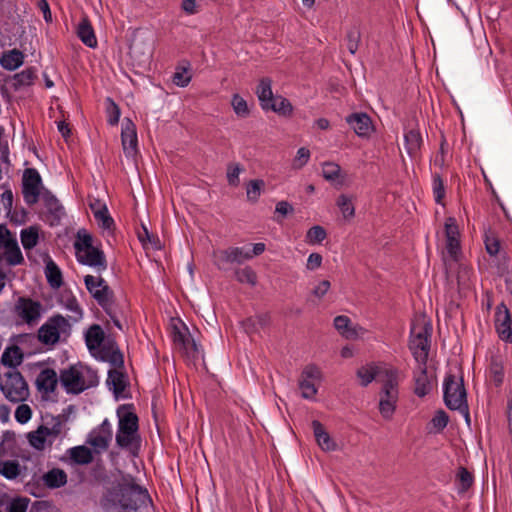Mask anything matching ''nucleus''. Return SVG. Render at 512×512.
Segmentation results:
<instances>
[{
    "mask_svg": "<svg viewBox=\"0 0 512 512\" xmlns=\"http://www.w3.org/2000/svg\"><path fill=\"white\" fill-rule=\"evenodd\" d=\"M261 108L268 111V106L275 98L272 91V80L269 77H263L259 80L255 91Z\"/></svg>",
    "mask_w": 512,
    "mask_h": 512,
    "instance_id": "obj_24",
    "label": "nucleus"
},
{
    "mask_svg": "<svg viewBox=\"0 0 512 512\" xmlns=\"http://www.w3.org/2000/svg\"><path fill=\"white\" fill-rule=\"evenodd\" d=\"M23 358L24 355L21 348L17 345H12L4 350L1 356V363L11 368V370H16L17 366L22 363Z\"/></svg>",
    "mask_w": 512,
    "mask_h": 512,
    "instance_id": "obj_29",
    "label": "nucleus"
},
{
    "mask_svg": "<svg viewBox=\"0 0 512 512\" xmlns=\"http://www.w3.org/2000/svg\"><path fill=\"white\" fill-rule=\"evenodd\" d=\"M71 326L61 314L51 316L38 330V339L45 345L56 344L61 334H68Z\"/></svg>",
    "mask_w": 512,
    "mask_h": 512,
    "instance_id": "obj_8",
    "label": "nucleus"
},
{
    "mask_svg": "<svg viewBox=\"0 0 512 512\" xmlns=\"http://www.w3.org/2000/svg\"><path fill=\"white\" fill-rule=\"evenodd\" d=\"M347 39V48L351 54H355L359 48V44L361 41V32L360 29L356 26L350 28L347 31L346 35Z\"/></svg>",
    "mask_w": 512,
    "mask_h": 512,
    "instance_id": "obj_53",
    "label": "nucleus"
},
{
    "mask_svg": "<svg viewBox=\"0 0 512 512\" xmlns=\"http://www.w3.org/2000/svg\"><path fill=\"white\" fill-rule=\"evenodd\" d=\"M448 422L449 417L444 410H438L431 420V423L438 431H442L447 426Z\"/></svg>",
    "mask_w": 512,
    "mask_h": 512,
    "instance_id": "obj_63",
    "label": "nucleus"
},
{
    "mask_svg": "<svg viewBox=\"0 0 512 512\" xmlns=\"http://www.w3.org/2000/svg\"><path fill=\"white\" fill-rule=\"evenodd\" d=\"M379 391V412L383 419L391 420L397 408L399 400V371L396 368L383 370Z\"/></svg>",
    "mask_w": 512,
    "mask_h": 512,
    "instance_id": "obj_3",
    "label": "nucleus"
},
{
    "mask_svg": "<svg viewBox=\"0 0 512 512\" xmlns=\"http://www.w3.org/2000/svg\"><path fill=\"white\" fill-rule=\"evenodd\" d=\"M24 62V54L18 49H12L4 52L0 58V65L9 71L16 70Z\"/></svg>",
    "mask_w": 512,
    "mask_h": 512,
    "instance_id": "obj_31",
    "label": "nucleus"
},
{
    "mask_svg": "<svg viewBox=\"0 0 512 512\" xmlns=\"http://www.w3.org/2000/svg\"><path fill=\"white\" fill-rule=\"evenodd\" d=\"M45 207L47 208L49 214L52 217V224L56 222L57 224L60 222L62 216L64 215V208L60 204L59 200L47 191L44 196Z\"/></svg>",
    "mask_w": 512,
    "mask_h": 512,
    "instance_id": "obj_34",
    "label": "nucleus"
},
{
    "mask_svg": "<svg viewBox=\"0 0 512 512\" xmlns=\"http://www.w3.org/2000/svg\"><path fill=\"white\" fill-rule=\"evenodd\" d=\"M93 245V237L90 233H88L85 229H80L77 232L76 239L74 241V248L76 257L83 253L86 250L92 248Z\"/></svg>",
    "mask_w": 512,
    "mask_h": 512,
    "instance_id": "obj_40",
    "label": "nucleus"
},
{
    "mask_svg": "<svg viewBox=\"0 0 512 512\" xmlns=\"http://www.w3.org/2000/svg\"><path fill=\"white\" fill-rule=\"evenodd\" d=\"M37 77V70L34 67H28L21 72L17 73L13 77V87L15 90L23 86L32 85Z\"/></svg>",
    "mask_w": 512,
    "mask_h": 512,
    "instance_id": "obj_39",
    "label": "nucleus"
},
{
    "mask_svg": "<svg viewBox=\"0 0 512 512\" xmlns=\"http://www.w3.org/2000/svg\"><path fill=\"white\" fill-rule=\"evenodd\" d=\"M99 505L105 512H151L152 500L147 489L127 475L104 488Z\"/></svg>",
    "mask_w": 512,
    "mask_h": 512,
    "instance_id": "obj_1",
    "label": "nucleus"
},
{
    "mask_svg": "<svg viewBox=\"0 0 512 512\" xmlns=\"http://www.w3.org/2000/svg\"><path fill=\"white\" fill-rule=\"evenodd\" d=\"M299 388L301 390V396L307 400H314L317 394V388L313 381L307 379L299 380Z\"/></svg>",
    "mask_w": 512,
    "mask_h": 512,
    "instance_id": "obj_57",
    "label": "nucleus"
},
{
    "mask_svg": "<svg viewBox=\"0 0 512 512\" xmlns=\"http://www.w3.org/2000/svg\"><path fill=\"white\" fill-rule=\"evenodd\" d=\"M120 429L139 430V419L132 404H122L116 410Z\"/></svg>",
    "mask_w": 512,
    "mask_h": 512,
    "instance_id": "obj_22",
    "label": "nucleus"
},
{
    "mask_svg": "<svg viewBox=\"0 0 512 512\" xmlns=\"http://www.w3.org/2000/svg\"><path fill=\"white\" fill-rule=\"evenodd\" d=\"M105 104L108 124L111 126L117 125L121 115L119 106L110 97L106 98Z\"/></svg>",
    "mask_w": 512,
    "mask_h": 512,
    "instance_id": "obj_48",
    "label": "nucleus"
},
{
    "mask_svg": "<svg viewBox=\"0 0 512 512\" xmlns=\"http://www.w3.org/2000/svg\"><path fill=\"white\" fill-rule=\"evenodd\" d=\"M5 249V259L10 266H16L23 263L24 258L18 246L17 240H9L8 244L3 247Z\"/></svg>",
    "mask_w": 512,
    "mask_h": 512,
    "instance_id": "obj_37",
    "label": "nucleus"
},
{
    "mask_svg": "<svg viewBox=\"0 0 512 512\" xmlns=\"http://www.w3.org/2000/svg\"><path fill=\"white\" fill-rule=\"evenodd\" d=\"M84 284L98 305L106 312L116 327L122 329V325L115 311L114 292L102 277L86 275Z\"/></svg>",
    "mask_w": 512,
    "mask_h": 512,
    "instance_id": "obj_4",
    "label": "nucleus"
},
{
    "mask_svg": "<svg viewBox=\"0 0 512 512\" xmlns=\"http://www.w3.org/2000/svg\"><path fill=\"white\" fill-rule=\"evenodd\" d=\"M269 110L285 116L290 115L293 108L288 99L282 96H275V98L268 106V111Z\"/></svg>",
    "mask_w": 512,
    "mask_h": 512,
    "instance_id": "obj_44",
    "label": "nucleus"
},
{
    "mask_svg": "<svg viewBox=\"0 0 512 512\" xmlns=\"http://www.w3.org/2000/svg\"><path fill=\"white\" fill-rule=\"evenodd\" d=\"M59 382L67 394L79 395L99 383L97 371L90 366L78 363L62 369Z\"/></svg>",
    "mask_w": 512,
    "mask_h": 512,
    "instance_id": "obj_2",
    "label": "nucleus"
},
{
    "mask_svg": "<svg viewBox=\"0 0 512 512\" xmlns=\"http://www.w3.org/2000/svg\"><path fill=\"white\" fill-rule=\"evenodd\" d=\"M42 187V179L35 168H28L23 173L22 194L24 201L28 205H34L38 202Z\"/></svg>",
    "mask_w": 512,
    "mask_h": 512,
    "instance_id": "obj_11",
    "label": "nucleus"
},
{
    "mask_svg": "<svg viewBox=\"0 0 512 512\" xmlns=\"http://www.w3.org/2000/svg\"><path fill=\"white\" fill-rule=\"evenodd\" d=\"M334 327L346 339L357 337L355 328L351 327L350 318L345 315H339L334 318Z\"/></svg>",
    "mask_w": 512,
    "mask_h": 512,
    "instance_id": "obj_38",
    "label": "nucleus"
},
{
    "mask_svg": "<svg viewBox=\"0 0 512 512\" xmlns=\"http://www.w3.org/2000/svg\"><path fill=\"white\" fill-rule=\"evenodd\" d=\"M264 185H265V183L261 179L249 181V183L247 184V187H246V193H247L248 200L253 203L257 202L261 195V191H262Z\"/></svg>",
    "mask_w": 512,
    "mask_h": 512,
    "instance_id": "obj_55",
    "label": "nucleus"
},
{
    "mask_svg": "<svg viewBox=\"0 0 512 512\" xmlns=\"http://www.w3.org/2000/svg\"><path fill=\"white\" fill-rule=\"evenodd\" d=\"M234 274L236 280L242 284H248L250 286H255L257 284V275L249 266L236 269Z\"/></svg>",
    "mask_w": 512,
    "mask_h": 512,
    "instance_id": "obj_46",
    "label": "nucleus"
},
{
    "mask_svg": "<svg viewBox=\"0 0 512 512\" xmlns=\"http://www.w3.org/2000/svg\"><path fill=\"white\" fill-rule=\"evenodd\" d=\"M20 238L22 246L25 250L34 248L39 240V229L37 226H30L21 230Z\"/></svg>",
    "mask_w": 512,
    "mask_h": 512,
    "instance_id": "obj_41",
    "label": "nucleus"
},
{
    "mask_svg": "<svg viewBox=\"0 0 512 512\" xmlns=\"http://www.w3.org/2000/svg\"><path fill=\"white\" fill-rule=\"evenodd\" d=\"M337 206L339 207L345 219H351L355 215V208L351 198L345 194H341L337 199Z\"/></svg>",
    "mask_w": 512,
    "mask_h": 512,
    "instance_id": "obj_50",
    "label": "nucleus"
},
{
    "mask_svg": "<svg viewBox=\"0 0 512 512\" xmlns=\"http://www.w3.org/2000/svg\"><path fill=\"white\" fill-rule=\"evenodd\" d=\"M115 442L118 448L125 450L132 457H138L141 447L139 430L117 428Z\"/></svg>",
    "mask_w": 512,
    "mask_h": 512,
    "instance_id": "obj_15",
    "label": "nucleus"
},
{
    "mask_svg": "<svg viewBox=\"0 0 512 512\" xmlns=\"http://www.w3.org/2000/svg\"><path fill=\"white\" fill-rule=\"evenodd\" d=\"M189 63L187 66H177L172 76V82L178 87H186L191 82L192 76L188 73Z\"/></svg>",
    "mask_w": 512,
    "mask_h": 512,
    "instance_id": "obj_49",
    "label": "nucleus"
},
{
    "mask_svg": "<svg viewBox=\"0 0 512 512\" xmlns=\"http://www.w3.org/2000/svg\"><path fill=\"white\" fill-rule=\"evenodd\" d=\"M100 359L109 362L114 369L124 368V356L114 340H107L100 349Z\"/></svg>",
    "mask_w": 512,
    "mask_h": 512,
    "instance_id": "obj_19",
    "label": "nucleus"
},
{
    "mask_svg": "<svg viewBox=\"0 0 512 512\" xmlns=\"http://www.w3.org/2000/svg\"><path fill=\"white\" fill-rule=\"evenodd\" d=\"M243 171V167L239 163H230L227 166V181L231 186H238L240 183L239 175Z\"/></svg>",
    "mask_w": 512,
    "mask_h": 512,
    "instance_id": "obj_59",
    "label": "nucleus"
},
{
    "mask_svg": "<svg viewBox=\"0 0 512 512\" xmlns=\"http://www.w3.org/2000/svg\"><path fill=\"white\" fill-rule=\"evenodd\" d=\"M432 324L425 318L412 323L409 348L418 364H427Z\"/></svg>",
    "mask_w": 512,
    "mask_h": 512,
    "instance_id": "obj_6",
    "label": "nucleus"
},
{
    "mask_svg": "<svg viewBox=\"0 0 512 512\" xmlns=\"http://www.w3.org/2000/svg\"><path fill=\"white\" fill-rule=\"evenodd\" d=\"M0 474L8 480H14L20 475V464L16 460L0 461Z\"/></svg>",
    "mask_w": 512,
    "mask_h": 512,
    "instance_id": "obj_43",
    "label": "nucleus"
},
{
    "mask_svg": "<svg viewBox=\"0 0 512 512\" xmlns=\"http://www.w3.org/2000/svg\"><path fill=\"white\" fill-rule=\"evenodd\" d=\"M32 417V410L29 405L21 404L15 410V419L20 424L27 423Z\"/></svg>",
    "mask_w": 512,
    "mask_h": 512,
    "instance_id": "obj_60",
    "label": "nucleus"
},
{
    "mask_svg": "<svg viewBox=\"0 0 512 512\" xmlns=\"http://www.w3.org/2000/svg\"><path fill=\"white\" fill-rule=\"evenodd\" d=\"M107 384L113 386V392L116 396L122 394L128 385L126 374L122 369L109 370Z\"/></svg>",
    "mask_w": 512,
    "mask_h": 512,
    "instance_id": "obj_32",
    "label": "nucleus"
},
{
    "mask_svg": "<svg viewBox=\"0 0 512 512\" xmlns=\"http://www.w3.org/2000/svg\"><path fill=\"white\" fill-rule=\"evenodd\" d=\"M341 172V167L334 162H325L322 167V176L327 181H335Z\"/></svg>",
    "mask_w": 512,
    "mask_h": 512,
    "instance_id": "obj_58",
    "label": "nucleus"
},
{
    "mask_svg": "<svg viewBox=\"0 0 512 512\" xmlns=\"http://www.w3.org/2000/svg\"><path fill=\"white\" fill-rule=\"evenodd\" d=\"M309 159L310 151L305 147L299 148L293 160V168L301 169L308 163Z\"/></svg>",
    "mask_w": 512,
    "mask_h": 512,
    "instance_id": "obj_61",
    "label": "nucleus"
},
{
    "mask_svg": "<svg viewBox=\"0 0 512 512\" xmlns=\"http://www.w3.org/2000/svg\"><path fill=\"white\" fill-rule=\"evenodd\" d=\"M85 342L90 352L101 349L105 342V333L98 324H93L85 333Z\"/></svg>",
    "mask_w": 512,
    "mask_h": 512,
    "instance_id": "obj_25",
    "label": "nucleus"
},
{
    "mask_svg": "<svg viewBox=\"0 0 512 512\" xmlns=\"http://www.w3.org/2000/svg\"><path fill=\"white\" fill-rule=\"evenodd\" d=\"M113 438L111 422L105 418L101 424L94 427L87 435L85 443L90 445L95 454L107 451Z\"/></svg>",
    "mask_w": 512,
    "mask_h": 512,
    "instance_id": "obj_9",
    "label": "nucleus"
},
{
    "mask_svg": "<svg viewBox=\"0 0 512 512\" xmlns=\"http://www.w3.org/2000/svg\"><path fill=\"white\" fill-rule=\"evenodd\" d=\"M457 480L459 482L458 491L460 493L466 492L473 484L474 478L466 468L460 467L457 472Z\"/></svg>",
    "mask_w": 512,
    "mask_h": 512,
    "instance_id": "obj_54",
    "label": "nucleus"
},
{
    "mask_svg": "<svg viewBox=\"0 0 512 512\" xmlns=\"http://www.w3.org/2000/svg\"><path fill=\"white\" fill-rule=\"evenodd\" d=\"M27 439L29 444L38 451H43L48 444V438L44 435L40 427L36 431L28 433Z\"/></svg>",
    "mask_w": 512,
    "mask_h": 512,
    "instance_id": "obj_47",
    "label": "nucleus"
},
{
    "mask_svg": "<svg viewBox=\"0 0 512 512\" xmlns=\"http://www.w3.org/2000/svg\"><path fill=\"white\" fill-rule=\"evenodd\" d=\"M326 237V230L322 226L315 225L307 231L306 242L309 244H320Z\"/></svg>",
    "mask_w": 512,
    "mask_h": 512,
    "instance_id": "obj_56",
    "label": "nucleus"
},
{
    "mask_svg": "<svg viewBox=\"0 0 512 512\" xmlns=\"http://www.w3.org/2000/svg\"><path fill=\"white\" fill-rule=\"evenodd\" d=\"M44 484L50 489L60 488L67 483V474L64 470L53 468L43 475Z\"/></svg>",
    "mask_w": 512,
    "mask_h": 512,
    "instance_id": "obj_33",
    "label": "nucleus"
},
{
    "mask_svg": "<svg viewBox=\"0 0 512 512\" xmlns=\"http://www.w3.org/2000/svg\"><path fill=\"white\" fill-rule=\"evenodd\" d=\"M121 142L126 157L136 155L138 146L136 126L129 118H124L122 122Z\"/></svg>",
    "mask_w": 512,
    "mask_h": 512,
    "instance_id": "obj_16",
    "label": "nucleus"
},
{
    "mask_svg": "<svg viewBox=\"0 0 512 512\" xmlns=\"http://www.w3.org/2000/svg\"><path fill=\"white\" fill-rule=\"evenodd\" d=\"M346 122L359 137H368L373 131L372 120L370 116L364 112L348 115Z\"/></svg>",
    "mask_w": 512,
    "mask_h": 512,
    "instance_id": "obj_18",
    "label": "nucleus"
},
{
    "mask_svg": "<svg viewBox=\"0 0 512 512\" xmlns=\"http://www.w3.org/2000/svg\"><path fill=\"white\" fill-rule=\"evenodd\" d=\"M321 376L322 374L320 369L313 364L307 365L301 373V379H307L309 381H319L321 379Z\"/></svg>",
    "mask_w": 512,
    "mask_h": 512,
    "instance_id": "obj_64",
    "label": "nucleus"
},
{
    "mask_svg": "<svg viewBox=\"0 0 512 512\" xmlns=\"http://www.w3.org/2000/svg\"><path fill=\"white\" fill-rule=\"evenodd\" d=\"M432 188L435 202L443 205V200L445 198V186L441 175L438 173L433 175Z\"/></svg>",
    "mask_w": 512,
    "mask_h": 512,
    "instance_id": "obj_52",
    "label": "nucleus"
},
{
    "mask_svg": "<svg viewBox=\"0 0 512 512\" xmlns=\"http://www.w3.org/2000/svg\"><path fill=\"white\" fill-rule=\"evenodd\" d=\"M489 372L495 386H501L504 381V365L499 357L496 356L491 358Z\"/></svg>",
    "mask_w": 512,
    "mask_h": 512,
    "instance_id": "obj_42",
    "label": "nucleus"
},
{
    "mask_svg": "<svg viewBox=\"0 0 512 512\" xmlns=\"http://www.w3.org/2000/svg\"><path fill=\"white\" fill-rule=\"evenodd\" d=\"M77 35L80 40L89 48L97 47V38L94 33V29L91 25V22L87 17L81 19L77 28Z\"/></svg>",
    "mask_w": 512,
    "mask_h": 512,
    "instance_id": "obj_28",
    "label": "nucleus"
},
{
    "mask_svg": "<svg viewBox=\"0 0 512 512\" xmlns=\"http://www.w3.org/2000/svg\"><path fill=\"white\" fill-rule=\"evenodd\" d=\"M413 380L416 396L423 398L431 392L433 383L427 374L426 364H418V368L413 372Z\"/></svg>",
    "mask_w": 512,
    "mask_h": 512,
    "instance_id": "obj_21",
    "label": "nucleus"
},
{
    "mask_svg": "<svg viewBox=\"0 0 512 512\" xmlns=\"http://www.w3.org/2000/svg\"><path fill=\"white\" fill-rule=\"evenodd\" d=\"M443 399L448 409L460 411L464 415L466 422H470L467 394L462 376L459 381H456V377L453 374L449 373L445 376L443 381Z\"/></svg>",
    "mask_w": 512,
    "mask_h": 512,
    "instance_id": "obj_5",
    "label": "nucleus"
},
{
    "mask_svg": "<svg viewBox=\"0 0 512 512\" xmlns=\"http://www.w3.org/2000/svg\"><path fill=\"white\" fill-rule=\"evenodd\" d=\"M231 105L233 107L235 114L238 117L246 118L249 116L250 110L247 101L239 94H234L232 96Z\"/></svg>",
    "mask_w": 512,
    "mask_h": 512,
    "instance_id": "obj_51",
    "label": "nucleus"
},
{
    "mask_svg": "<svg viewBox=\"0 0 512 512\" xmlns=\"http://www.w3.org/2000/svg\"><path fill=\"white\" fill-rule=\"evenodd\" d=\"M171 338L174 345L183 351L186 356L195 358L198 355V345L190 337L188 328L183 322H181V327L177 325L172 326Z\"/></svg>",
    "mask_w": 512,
    "mask_h": 512,
    "instance_id": "obj_14",
    "label": "nucleus"
},
{
    "mask_svg": "<svg viewBox=\"0 0 512 512\" xmlns=\"http://www.w3.org/2000/svg\"><path fill=\"white\" fill-rule=\"evenodd\" d=\"M0 390L5 398L12 403L24 402L29 397L28 384L18 370H10L4 373Z\"/></svg>",
    "mask_w": 512,
    "mask_h": 512,
    "instance_id": "obj_7",
    "label": "nucleus"
},
{
    "mask_svg": "<svg viewBox=\"0 0 512 512\" xmlns=\"http://www.w3.org/2000/svg\"><path fill=\"white\" fill-rule=\"evenodd\" d=\"M94 217L97 221L101 222V227L105 230H111L114 227V220L110 216L106 205H102L98 210H95L94 205H91Z\"/></svg>",
    "mask_w": 512,
    "mask_h": 512,
    "instance_id": "obj_45",
    "label": "nucleus"
},
{
    "mask_svg": "<svg viewBox=\"0 0 512 512\" xmlns=\"http://www.w3.org/2000/svg\"><path fill=\"white\" fill-rule=\"evenodd\" d=\"M357 377L360 379L361 385L363 387L368 386L376 377L380 374L383 375V371H381L380 367L374 363H370L364 366H361L357 370Z\"/></svg>",
    "mask_w": 512,
    "mask_h": 512,
    "instance_id": "obj_35",
    "label": "nucleus"
},
{
    "mask_svg": "<svg viewBox=\"0 0 512 512\" xmlns=\"http://www.w3.org/2000/svg\"><path fill=\"white\" fill-rule=\"evenodd\" d=\"M494 326L499 339L512 344V315L504 302L495 308Z\"/></svg>",
    "mask_w": 512,
    "mask_h": 512,
    "instance_id": "obj_12",
    "label": "nucleus"
},
{
    "mask_svg": "<svg viewBox=\"0 0 512 512\" xmlns=\"http://www.w3.org/2000/svg\"><path fill=\"white\" fill-rule=\"evenodd\" d=\"M59 378L52 368H45L36 377L35 385L37 390L45 396L55 392Z\"/></svg>",
    "mask_w": 512,
    "mask_h": 512,
    "instance_id": "obj_20",
    "label": "nucleus"
},
{
    "mask_svg": "<svg viewBox=\"0 0 512 512\" xmlns=\"http://www.w3.org/2000/svg\"><path fill=\"white\" fill-rule=\"evenodd\" d=\"M76 258L79 263L95 268L98 272H103L107 269L105 254L98 247L93 246L89 250L78 255Z\"/></svg>",
    "mask_w": 512,
    "mask_h": 512,
    "instance_id": "obj_17",
    "label": "nucleus"
},
{
    "mask_svg": "<svg viewBox=\"0 0 512 512\" xmlns=\"http://www.w3.org/2000/svg\"><path fill=\"white\" fill-rule=\"evenodd\" d=\"M312 428L317 444L323 451L330 452L337 449V443L330 437L318 420L312 421Z\"/></svg>",
    "mask_w": 512,
    "mask_h": 512,
    "instance_id": "obj_23",
    "label": "nucleus"
},
{
    "mask_svg": "<svg viewBox=\"0 0 512 512\" xmlns=\"http://www.w3.org/2000/svg\"><path fill=\"white\" fill-rule=\"evenodd\" d=\"M444 228L446 239H459V229L455 218H447L445 221Z\"/></svg>",
    "mask_w": 512,
    "mask_h": 512,
    "instance_id": "obj_62",
    "label": "nucleus"
},
{
    "mask_svg": "<svg viewBox=\"0 0 512 512\" xmlns=\"http://www.w3.org/2000/svg\"><path fill=\"white\" fill-rule=\"evenodd\" d=\"M67 453L70 456V459L78 465H87L90 464L94 457H93V450L88 448L86 445H79L72 447L67 450Z\"/></svg>",
    "mask_w": 512,
    "mask_h": 512,
    "instance_id": "obj_30",
    "label": "nucleus"
},
{
    "mask_svg": "<svg viewBox=\"0 0 512 512\" xmlns=\"http://www.w3.org/2000/svg\"><path fill=\"white\" fill-rule=\"evenodd\" d=\"M404 140H405V148L408 153V155L411 158H415L418 156L423 139L421 136V133L418 129L411 128L410 130H407L404 134Z\"/></svg>",
    "mask_w": 512,
    "mask_h": 512,
    "instance_id": "obj_27",
    "label": "nucleus"
},
{
    "mask_svg": "<svg viewBox=\"0 0 512 512\" xmlns=\"http://www.w3.org/2000/svg\"><path fill=\"white\" fill-rule=\"evenodd\" d=\"M45 276L48 284L53 289H58L63 285L62 272L58 265L51 259L46 263Z\"/></svg>",
    "mask_w": 512,
    "mask_h": 512,
    "instance_id": "obj_36",
    "label": "nucleus"
},
{
    "mask_svg": "<svg viewBox=\"0 0 512 512\" xmlns=\"http://www.w3.org/2000/svg\"><path fill=\"white\" fill-rule=\"evenodd\" d=\"M15 312L23 322L32 326L40 320L43 307L39 301L28 297H19L15 304Z\"/></svg>",
    "mask_w": 512,
    "mask_h": 512,
    "instance_id": "obj_13",
    "label": "nucleus"
},
{
    "mask_svg": "<svg viewBox=\"0 0 512 512\" xmlns=\"http://www.w3.org/2000/svg\"><path fill=\"white\" fill-rule=\"evenodd\" d=\"M65 419L63 416L58 415L52 417L51 423L47 425H40L39 427L43 430L44 435L48 438V446H52L55 439L63 435Z\"/></svg>",
    "mask_w": 512,
    "mask_h": 512,
    "instance_id": "obj_26",
    "label": "nucleus"
},
{
    "mask_svg": "<svg viewBox=\"0 0 512 512\" xmlns=\"http://www.w3.org/2000/svg\"><path fill=\"white\" fill-rule=\"evenodd\" d=\"M214 263L219 270L226 271L232 264H242L252 259L249 249L244 247H228L214 253Z\"/></svg>",
    "mask_w": 512,
    "mask_h": 512,
    "instance_id": "obj_10",
    "label": "nucleus"
}]
</instances>
